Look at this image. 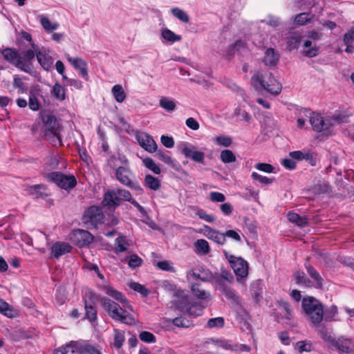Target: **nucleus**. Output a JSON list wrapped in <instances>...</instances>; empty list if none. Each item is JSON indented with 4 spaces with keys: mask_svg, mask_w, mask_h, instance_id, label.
I'll use <instances>...</instances> for the list:
<instances>
[{
    "mask_svg": "<svg viewBox=\"0 0 354 354\" xmlns=\"http://www.w3.org/2000/svg\"><path fill=\"white\" fill-rule=\"evenodd\" d=\"M166 288L174 290L172 304L179 311L190 316L198 317L202 315L205 305L204 302L210 299V293L201 288L198 283L192 284L190 289L194 296L201 301H191L189 296L184 290H176V286L170 283H167Z\"/></svg>",
    "mask_w": 354,
    "mask_h": 354,
    "instance_id": "1",
    "label": "nucleus"
},
{
    "mask_svg": "<svg viewBox=\"0 0 354 354\" xmlns=\"http://www.w3.org/2000/svg\"><path fill=\"white\" fill-rule=\"evenodd\" d=\"M348 116L336 113L332 116H323L313 113L310 118V122L313 129L317 132H323L324 135H332L334 127L339 123L346 122Z\"/></svg>",
    "mask_w": 354,
    "mask_h": 354,
    "instance_id": "2",
    "label": "nucleus"
},
{
    "mask_svg": "<svg viewBox=\"0 0 354 354\" xmlns=\"http://www.w3.org/2000/svg\"><path fill=\"white\" fill-rule=\"evenodd\" d=\"M4 59L18 69L31 73L32 64V60L34 58V53L28 49L21 53L15 48H7L1 51Z\"/></svg>",
    "mask_w": 354,
    "mask_h": 354,
    "instance_id": "3",
    "label": "nucleus"
},
{
    "mask_svg": "<svg viewBox=\"0 0 354 354\" xmlns=\"http://www.w3.org/2000/svg\"><path fill=\"white\" fill-rule=\"evenodd\" d=\"M252 84L257 91L265 90L270 94L277 95L282 89V86L271 73L261 71H256L251 78Z\"/></svg>",
    "mask_w": 354,
    "mask_h": 354,
    "instance_id": "4",
    "label": "nucleus"
},
{
    "mask_svg": "<svg viewBox=\"0 0 354 354\" xmlns=\"http://www.w3.org/2000/svg\"><path fill=\"white\" fill-rule=\"evenodd\" d=\"M102 304L113 319L128 325L136 324V319L126 310L123 309V306L120 307L115 301L105 298L102 299Z\"/></svg>",
    "mask_w": 354,
    "mask_h": 354,
    "instance_id": "5",
    "label": "nucleus"
},
{
    "mask_svg": "<svg viewBox=\"0 0 354 354\" xmlns=\"http://www.w3.org/2000/svg\"><path fill=\"white\" fill-rule=\"evenodd\" d=\"M302 308L309 317L312 323L318 326L323 319L324 309L321 303L313 297H304L302 299Z\"/></svg>",
    "mask_w": 354,
    "mask_h": 354,
    "instance_id": "6",
    "label": "nucleus"
},
{
    "mask_svg": "<svg viewBox=\"0 0 354 354\" xmlns=\"http://www.w3.org/2000/svg\"><path fill=\"white\" fill-rule=\"evenodd\" d=\"M223 253L235 274L237 281L245 283L248 276L249 265L248 261L241 257L231 254L226 250H224Z\"/></svg>",
    "mask_w": 354,
    "mask_h": 354,
    "instance_id": "7",
    "label": "nucleus"
},
{
    "mask_svg": "<svg viewBox=\"0 0 354 354\" xmlns=\"http://www.w3.org/2000/svg\"><path fill=\"white\" fill-rule=\"evenodd\" d=\"M131 194L122 189L108 190L104 195L103 205L113 208L120 205L122 201H131Z\"/></svg>",
    "mask_w": 354,
    "mask_h": 354,
    "instance_id": "8",
    "label": "nucleus"
},
{
    "mask_svg": "<svg viewBox=\"0 0 354 354\" xmlns=\"http://www.w3.org/2000/svg\"><path fill=\"white\" fill-rule=\"evenodd\" d=\"M32 48L30 50L34 53V57L36 56L38 63L46 71L51 70L54 59L50 55V50L44 46L39 47L35 43L31 44Z\"/></svg>",
    "mask_w": 354,
    "mask_h": 354,
    "instance_id": "9",
    "label": "nucleus"
},
{
    "mask_svg": "<svg viewBox=\"0 0 354 354\" xmlns=\"http://www.w3.org/2000/svg\"><path fill=\"white\" fill-rule=\"evenodd\" d=\"M47 178L64 189H71L77 184L76 179L73 176H66L59 172L49 174Z\"/></svg>",
    "mask_w": 354,
    "mask_h": 354,
    "instance_id": "10",
    "label": "nucleus"
},
{
    "mask_svg": "<svg viewBox=\"0 0 354 354\" xmlns=\"http://www.w3.org/2000/svg\"><path fill=\"white\" fill-rule=\"evenodd\" d=\"M135 137L139 145L146 151L152 153L157 151V143L149 133L144 131H138Z\"/></svg>",
    "mask_w": 354,
    "mask_h": 354,
    "instance_id": "11",
    "label": "nucleus"
},
{
    "mask_svg": "<svg viewBox=\"0 0 354 354\" xmlns=\"http://www.w3.org/2000/svg\"><path fill=\"white\" fill-rule=\"evenodd\" d=\"M181 153L186 158H191L192 160L203 163L205 159L203 152L198 151L196 147L188 142H181L178 146Z\"/></svg>",
    "mask_w": 354,
    "mask_h": 354,
    "instance_id": "12",
    "label": "nucleus"
},
{
    "mask_svg": "<svg viewBox=\"0 0 354 354\" xmlns=\"http://www.w3.org/2000/svg\"><path fill=\"white\" fill-rule=\"evenodd\" d=\"M41 120L43 122V129L46 136L49 138L55 136L59 138L56 118L51 114L44 113L41 115Z\"/></svg>",
    "mask_w": 354,
    "mask_h": 354,
    "instance_id": "13",
    "label": "nucleus"
},
{
    "mask_svg": "<svg viewBox=\"0 0 354 354\" xmlns=\"http://www.w3.org/2000/svg\"><path fill=\"white\" fill-rule=\"evenodd\" d=\"M104 216L101 209L96 206H91L88 208L83 215V221L87 225L96 227L102 222Z\"/></svg>",
    "mask_w": 354,
    "mask_h": 354,
    "instance_id": "14",
    "label": "nucleus"
},
{
    "mask_svg": "<svg viewBox=\"0 0 354 354\" xmlns=\"http://www.w3.org/2000/svg\"><path fill=\"white\" fill-rule=\"evenodd\" d=\"M70 240L82 248L90 244L93 241V236L88 231L76 230L70 234Z\"/></svg>",
    "mask_w": 354,
    "mask_h": 354,
    "instance_id": "15",
    "label": "nucleus"
},
{
    "mask_svg": "<svg viewBox=\"0 0 354 354\" xmlns=\"http://www.w3.org/2000/svg\"><path fill=\"white\" fill-rule=\"evenodd\" d=\"M116 177L122 184L131 186L138 194H142L144 192L143 189L138 184H133L130 179V171L124 167H120L116 170Z\"/></svg>",
    "mask_w": 354,
    "mask_h": 354,
    "instance_id": "16",
    "label": "nucleus"
},
{
    "mask_svg": "<svg viewBox=\"0 0 354 354\" xmlns=\"http://www.w3.org/2000/svg\"><path fill=\"white\" fill-rule=\"evenodd\" d=\"M54 354H84L83 341H71L55 351Z\"/></svg>",
    "mask_w": 354,
    "mask_h": 354,
    "instance_id": "17",
    "label": "nucleus"
},
{
    "mask_svg": "<svg viewBox=\"0 0 354 354\" xmlns=\"http://www.w3.org/2000/svg\"><path fill=\"white\" fill-rule=\"evenodd\" d=\"M198 232L218 244L223 245L225 243L223 233H221L208 225H204L203 227L198 230Z\"/></svg>",
    "mask_w": 354,
    "mask_h": 354,
    "instance_id": "18",
    "label": "nucleus"
},
{
    "mask_svg": "<svg viewBox=\"0 0 354 354\" xmlns=\"http://www.w3.org/2000/svg\"><path fill=\"white\" fill-rule=\"evenodd\" d=\"M66 58L75 70L79 71V73L82 77L85 80L88 79V66L84 59L81 57H72L69 55H66Z\"/></svg>",
    "mask_w": 354,
    "mask_h": 354,
    "instance_id": "19",
    "label": "nucleus"
},
{
    "mask_svg": "<svg viewBox=\"0 0 354 354\" xmlns=\"http://www.w3.org/2000/svg\"><path fill=\"white\" fill-rule=\"evenodd\" d=\"M103 288L108 295L120 301L122 304L124 308L133 311L132 306L129 304L127 298L122 292H118L109 286H104Z\"/></svg>",
    "mask_w": 354,
    "mask_h": 354,
    "instance_id": "20",
    "label": "nucleus"
},
{
    "mask_svg": "<svg viewBox=\"0 0 354 354\" xmlns=\"http://www.w3.org/2000/svg\"><path fill=\"white\" fill-rule=\"evenodd\" d=\"M335 346L342 354H354V343L350 339L340 337L335 340Z\"/></svg>",
    "mask_w": 354,
    "mask_h": 354,
    "instance_id": "21",
    "label": "nucleus"
},
{
    "mask_svg": "<svg viewBox=\"0 0 354 354\" xmlns=\"http://www.w3.org/2000/svg\"><path fill=\"white\" fill-rule=\"evenodd\" d=\"M71 245L66 242H56L50 248V252L53 257H59L71 252Z\"/></svg>",
    "mask_w": 354,
    "mask_h": 354,
    "instance_id": "22",
    "label": "nucleus"
},
{
    "mask_svg": "<svg viewBox=\"0 0 354 354\" xmlns=\"http://www.w3.org/2000/svg\"><path fill=\"white\" fill-rule=\"evenodd\" d=\"M162 42L173 44L175 42L180 41L182 37L176 34L174 32L167 28H162L160 32Z\"/></svg>",
    "mask_w": 354,
    "mask_h": 354,
    "instance_id": "23",
    "label": "nucleus"
},
{
    "mask_svg": "<svg viewBox=\"0 0 354 354\" xmlns=\"http://www.w3.org/2000/svg\"><path fill=\"white\" fill-rule=\"evenodd\" d=\"M38 18L41 26L44 28L46 32H53L57 30L59 26V24L57 22L50 21L47 17L43 15L38 16Z\"/></svg>",
    "mask_w": 354,
    "mask_h": 354,
    "instance_id": "24",
    "label": "nucleus"
},
{
    "mask_svg": "<svg viewBox=\"0 0 354 354\" xmlns=\"http://www.w3.org/2000/svg\"><path fill=\"white\" fill-rule=\"evenodd\" d=\"M145 185L151 190L157 191L160 188L161 181L158 178L147 174L145 178Z\"/></svg>",
    "mask_w": 354,
    "mask_h": 354,
    "instance_id": "25",
    "label": "nucleus"
},
{
    "mask_svg": "<svg viewBox=\"0 0 354 354\" xmlns=\"http://www.w3.org/2000/svg\"><path fill=\"white\" fill-rule=\"evenodd\" d=\"M195 252L200 255H206L210 251L208 242L205 239H198L194 243Z\"/></svg>",
    "mask_w": 354,
    "mask_h": 354,
    "instance_id": "26",
    "label": "nucleus"
},
{
    "mask_svg": "<svg viewBox=\"0 0 354 354\" xmlns=\"http://www.w3.org/2000/svg\"><path fill=\"white\" fill-rule=\"evenodd\" d=\"M111 93L115 101L119 103L123 102L127 97L126 93L120 84L114 85L111 89Z\"/></svg>",
    "mask_w": 354,
    "mask_h": 354,
    "instance_id": "27",
    "label": "nucleus"
},
{
    "mask_svg": "<svg viewBox=\"0 0 354 354\" xmlns=\"http://www.w3.org/2000/svg\"><path fill=\"white\" fill-rule=\"evenodd\" d=\"M314 15L310 13H300L295 16L294 22L295 24L299 26H304L308 23L313 21Z\"/></svg>",
    "mask_w": 354,
    "mask_h": 354,
    "instance_id": "28",
    "label": "nucleus"
},
{
    "mask_svg": "<svg viewBox=\"0 0 354 354\" xmlns=\"http://www.w3.org/2000/svg\"><path fill=\"white\" fill-rule=\"evenodd\" d=\"M51 94L57 100L63 101L66 99L65 88L59 83L55 84L51 90Z\"/></svg>",
    "mask_w": 354,
    "mask_h": 354,
    "instance_id": "29",
    "label": "nucleus"
},
{
    "mask_svg": "<svg viewBox=\"0 0 354 354\" xmlns=\"http://www.w3.org/2000/svg\"><path fill=\"white\" fill-rule=\"evenodd\" d=\"M263 61L266 65H276L278 61V55L275 53L273 48L266 50Z\"/></svg>",
    "mask_w": 354,
    "mask_h": 354,
    "instance_id": "30",
    "label": "nucleus"
},
{
    "mask_svg": "<svg viewBox=\"0 0 354 354\" xmlns=\"http://www.w3.org/2000/svg\"><path fill=\"white\" fill-rule=\"evenodd\" d=\"M287 217L290 222L293 223L298 226H304L307 223V218L305 216H301L295 212H288Z\"/></svg>",
    "mask_w": 354,
    "mask_h": 354,
    "instance_id": "31",
    "label": "nucleus"
},
{
    "mask_svg": "<svg viewBox=\"0 0 354 354\" xmlns=\"http://www.w3.org/2000/svg\"><path fill=\"white\" fill-rule=\"evenodd\" d=\"M159 105L161 108L169 112L174 111L176 107L175 101L166 97L160 99Z\"/></svg>",
    "mask_w": 354,
    "mask_h": 354,
    "instance_id": "32",
    "label": "nucleus"
},
{
    "mask_svg": "<svg viewBox=\"0 0 354 354\" xmlns=\"http://www.w3.org/2000/svg\"><path fill=\"white\" fill-rule=\"evenodd\" d=\"M0 313L8 317H13L15 316V311L13 308L7 302L0 299Z\"/></svg>",
    "mask_w": 354,
    "mask_h": 354,
    "instance_id": "33",
    "label": "nucleus"
},
{
    "mask_svg": "<svg viewBox=\"0 0 354 354\" xmlns=\"http://www.w3.org/2000/svg\"><path fill=\"white\" fill-rule=\"evenodd\" d=\"M220 159L223 163L228 164L236 162V157L232 151L225 149L221 152Z\"/></svg>",
    "mask_w": 354,
    "mask_h": 354,
    "instance_id": "34",
    "label": "nucleus"
},
{
    "mask_svg": "<svg viewBox=\"0 0 354 354\" xmlns=\"http://www.w3.org/2000/svg\"><path fill=\"white\" fill-rule=\"evenodd\" d=\"M142 163L143 165L149 170H151L152 172H153L156 174H160L161 172V169L159 167L158 165L154 162V160L149 158L147 157L145 158H142Z\"/></svg>",
    "mask_w": 354,
    "mask_h": 354,
    "instance_id": "35",
    "label": "nucleus"
},
{
    "mask_svg": "<svg viewBox=\"0 0 354 354\" xmlns=\"http://www.w3.org/2000/svg\"><path fill=\"white\" fill-rule=\"evenodd\" d=\"M171 12L174 17L183 23H188L189 17L186 12L179 8H173Z\"/></svg>",
    "mask_w": 354,
    "mask_h": 354,
    "instance_id": "36",
    "label": "nucleus"
},
{
    "mask_svg": "<svg viewBox=\"0 0 354 354\" xmlns=\"http://www.w3.org/2000/svg\"><path fill=\"white\" fill-rule=\"evenodd\" d=\"M295 349L299 353L310 352L313 349V344L309 341H299L295 344Z\"/></svg>",
    "mask_w": 354,
    "mask_h": 354,
    "instance_id": "37",
    "label": "nucleus"
},
{
    "mask_svg": "<svg viewBox=\"0 0 354 354\" xmlns=\"http://www.w3.org/2000/svg\"><path fill=\"white\" fill-rule=\"evenodd\" d=\"M86 317L92 323L94 324L97 319V311L91 305H88L85 302Z\"/></svg>",
    "mask_w": 354,
    "mask_h": 354,
    "instance_id": "38",
    "label": "nucleus"
},
{
    "mask_svg": "<svg viewBox=\"0 0 354 354\" xmlns=\"http://www.w3.org/2000/svg\"><path fill=\"white\" fill-rule=\"evenodd\" d=\"M251 178L253 180L259 181V183H261L263 185H270L274 180V178H268L266 176H262L255 171L252 173Z\"/></svg>",
    "mask_w": 354,
    "mask_h": 354,
    "instance_id": "39",
    "label": "nucleus"
},
{
    "mask_svg": "<svg viewBox=\"0 0 354 354\" xmlns=\"http://www.w3.org/2000/svg\"><path fill=\"white\" fill-rule=\"evenodd\" d=\"M301 41V36L297 33L292 34L288 38V47L290 50L297 48Z\"/></svg>",
    "mask_w": 354,
    "mask_h": 354,
    "instance_id": "40",
    "label": "nucleus"
},
{
    "mask_svg": "<svg viewBox=\"0 0 354 354\" xmlns=\"http://www.w3.org/2000/svg\"><path fill=\"white\" fill-rule=\"evenodd\" d=\"M115 245L117 252H122L126 251L129 246L126 237L123 236H120L116 239Z\"/></svg>",
    "mask_w": 354,
    "mask_h": 354,
    "instance_id": "41",
    "label": "nucleus"
},
{
    "mask_svg": "<svg viewBox=\"0 0 354 354\" xmlns=\"http://www.w3.org/2000/svg\"><path fill=\"white\" fill-rule=\"evenodd\" d=\"M129 287L134 291L139 292L142 297H147L149 293V290L139 283L131 282Z\"/></svg>",
    "mask_w": 354,
    "mask_h": 354,
    "instance_id": "42",
    "label": "nucleus"
},
{
    "mask_svg": "<svg viewBox=\"0 0 354 354\" xmlns=\"http://www.w3.org/2000/svg\"><path fill=\"white\" fill-rule=\"evenodd\" d=\"M290 156L292 159H295L297 160H301L304 159H309L313 157L312 154L308 151H295L290 153Z\"/></svg>",
    "mask_w": 354,
    "mask_h": 354,
    "instance_id": "43",
    "label": "nucleus"
},
{
    "mask_svg": "<svg viewBox=\"0 0 354 354\" xmlns=\"http://www.w3.org/2000/svg\"><path fill=\"white\" fill-rule=\"evenodd\" d=\"M307 271L309 275L315 281V284L313 286L316 288H320L322 286V278L319 273L311 266L307 267Z\"/></svg>",
    "mask_w": 354,
    "mask_h": 354,
    "instance_id": "44",
    "label": "nucleus"
},
{
    "mask_svg": "<svg viewBox=\"0 0 354 354\" xmlns=\"http://www.w3.org/2000/svg\"><path fill=\"white\" fill-rule=\"evenodd\" d=\"M295 280L296 283L299 285H303L304 286H310V281L306 279L304 272H297L295 275Z\"/></svg>",
    "mask_w": 354,
    "mask_h": 354,
    "instance_id": "45",
    "label": "nucleus"
},
{
    "mask_svg": "<svg viewBox=\"0 0 354 354\" xmlns=\"http://www.w3.org/2000/svg\"><path fill=\"white\" fill-rule=\"evenodd\" d=\"M124 340L125 337L124 333L118 330H115L113 342L114 346L117 348H120L123 345Z\"/></svg>",
    "mask_w": 354,
    "mask_h": 354,
    "instance_id": "46",
    "label": "nucleus"
},
{
    "mask_svg": "<svg viewBox=\"0 0 354 354\" xmlns=\"http://www.w3.org/2000/svg\"><path fill=\"white\" fill-rule=\"evenodd\" d=\"M224 319L221 317L209 319L207 323V326L209 328H222L224 326Z\"/></svg>",
    "mask_w": 354,
    "mask_h": 354,
    "instance_id": "47",
    "label": "nucleus"
},
{
    "mask_svg": "<svg viewBox=\"0 0 354 354\" xmlns=\"http://www.w3.org/2000/svg\"><path fill=\"white\" fill-rule=\"evenodd\" d=\"M84 354H102L100 350L95 346L83 341Z\"/></svg>",
    "mask_w": 354,
    "mask_h": 354,
    "instance_id": "48",
    "label": "nucleus"
},
{
    "mask_svg": "<svg viewBox=\"0 0 354 354\" xmlns=\"http://www.w3.org/2000/svg\"><path fill=\"white\" fill-rule=\"evenodd\" d=\"M139 337L140 340L145 343H154L156 341L155 335L148 331H142L140 333Z\"/></svg>",
    "mask_w": 354,
    "mask_h": 354,
    "instance_id": "49",
    "label": "nucleus"
},
{
    "mask_svg": "<svg viewBox=\"0 0 354 354\" xmlns=\"http://www.w3.org/2000/svg\"><path fill=\"white\" fill-rule=\"evenodd\" d=\"M13 86L17 88L20 93H24L27 91L22 80L17 75H15L13 77Z\"/></svg>",
    "mask_w": 354,
    "mask_h": 354,
    "instance_id": "50",
    "label": "nucleus"
},
{
    "mask_svg": "<svg viewBox=\"0 0 354 354\" xmlns=\"http://www.w3.org/2000/svg\"><path fill=\"white\" fill-rule=\"evenodd\" d=\"M214 142L218 145L225 147H230L232 143V139L230 137L224 136H220L215 138Z\"/></svg>",
    "mask_w": 354,
    "mask_h": 354,
    "instance_id": "51",
    "label": "nucleus"
},
{
    "mask_svg": "<svg viewBox=\"0 0 354 354\" xmlns=\"http://www.w3.org/2000/svg\"><path fill=\"white\" fill-rule=\"evenodd\" d=\"M157 267L162 270L168 272H175V269L173 266V263L167 260L159 261L157 263Z\"/></svg>",
    "mask_w": 354,
    "mask_h": 354,
    "instance_id": "52",
    "label": "nucleus"
},
{
    "mask_svg": "<svg viewBox=\"0 0 354 354\" xmlns=\"http://www.w3.org/2000/svg\"><path fill=\"white\" fill-rule=\"evenodd\" d=\"M45 188L43 185H35L29 188L30 194L34 195L36 198L42 197Z\"/></svg>",
    "mask_w": 354,
    "mask_h": 354,
    "instance_id": "53",
    "label": "nucleus"
},
{
    "mask_svg": "<svg viewBox=\"0 0 354 354\" xmlns=\"http://www.w3.org/2000/svg\"><path fill=\"white\" fill-rule=\"evenodd\" d=\"M196 214L201 219L205 221L207 223H213L215 221L214 216L208 214L202 209H197L196 210Z\"/></svg>",
    "mask_w": 354,
    "mask_h": 354,
    "instance_id": "54",
    "label": "nucleus"
},
{
    "mask_svg": "<svg viewBox=\"0 0 354 354\" xmlns=\"http://www.w3.org/2000/svg\"><path fill=\"white\" fill-rule=\"evenodd\" d=\"M255 169L263 171L265 173L270 174L273 172V167L268 163H257L254 166Z\"/></svg>",
    "mask_w": 354,
    "mask_h": 354,
    "instance_id": "55",
    "label": "nucleus"
},
{
    "mask_svg": "<svg viewBox=\"0 0 354 354\" xmlns=\"http://www.w3.org/2000/svg\"><path fill=\"white\" fill-rule=\"evenodd\" d=\"M223 235L224 239H225L226 237H228L238 242L240 241L241 239V236L239 234V231L229 230H227L225 233H223Z\"/></svg>",
    "mask_w": 354,
    "mask_h": 354,
    "instance_id": "56",
    "label": "nucleus"
},
{
    "mask_svg": "<svg viewBox=\"0 0 354 354\" xmlns=\"http://www.w3.org/2000/svg\"><path fill=\"white\" fill-rule=\"evenodd\" d=\"M29 108L34 111H38L40 108V103L36 96L32 95L29 97Z\"/></svg>",
    "mask_w": 354,
    "mask_h": 354,
    "instance_id": "57",
    "label": "nucleus"
},
{
    "mask_svg": "<svg viewBox=\"0 0 354 354\" xmlns=\"http://www.w3.org/2000/svg\"><path fill=\"white\" fill-rule=\"evenodd\" d=\"M161 143L167 148H172L174 146V138L168 136H162L160 137Z\"/></svg>",
    "mask_w": 354,
    "mask_h": 354,
    "instance_id": "58",
    "label": "nucleus"
},
{
    "mask_svg": "<svg viewBox=\"0 0 354 354\" xmlns=\"http://www.w3.org/2000/svg\"><path fill=\"white\" fill-rule=\"evenodd\" d=\"M142 259L138 257L137 255H131L130 257L129 261V266L130 268H136L141 266L142 264Z\"/></svg>",
    "mask_w": 354,
    "mask_h": 354,
    "instance_id": "59",
    "label": "nucleus"
},
{
    "mask_svg": "<svg viewBox=\"0 0 354 354\" xmlns=\"http://www.w3.org/2000/svg\"><path fill=\"white\" fill-rule=\"evenodd\" d=\"M337 313V308L335 306H330L326 310L325 314V319L326 321H332L334 319V317Z\"/></svg>",
    "mask_w": 354,
    "mask_h": 354,
    "instance_id": "60",
    "label": "nucleus"
},
{
    "mask_svg": "<svg viewBox=\"0 0 354 354\" xmlns=\"http://www.w3.org/2000/svg\"><path fill=\"white\" fill-rule=\"evenodd\" d=\"M209 198L212 201L217 203L224 202L225 200V196L224 194L217 192H211L209 194Z\"/></svg>",
    "mask_w": 354,
    "mask_h": 354,
    "instance_id": "61",
    "label": "nucleus"
},
{
    "mask_svg": "<svg viewBox=\"0 0 354 354\" xmlns=\"http://www.w3.org/2000/svg\"><path fill=\"white\" fill-rule=\"evenodd\" d=\"M343 41L344 44H353L354 41V27L345 33Z\"/></svg>",
    "mask_w": 354,
    "mask_h": 354,
    "instance_id": "62",
    "label": "nucleus"
},
{
    "mask_svg": "<svg viewBox=\"0 0 354 354\" xmlns=\"http://www.w3.org/2000/svg\"><path fill=\"white\" fill-rule=\"evenodd\" d=\"M46 164L50 168H55L58 164L56 156L53 153L49 154L46 158Z\"/></svg>",
    "mask_w": 354,
    "mask_h": 354,
    "instance_id": "63",
    "label": "nucleus"
},
{
    "mask_svg": "<svg viewBox=\"0 0 354 354\" xmlns=\"http://www.w3.org/2000/svg\"><path fill=\"white\" fill-rule=\"evenodd\" d=\"M158 158L167 164H171L172 162V159L170 156H169L166 152L162 150H159L157 152Z\"/></svg>",
    "mask_w": 354,
    "mask_h": 354,
    "instance_id": "64",
    "label": "nucleus"
}]
</instances>
